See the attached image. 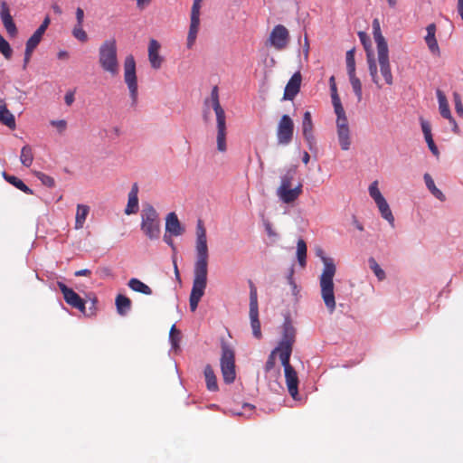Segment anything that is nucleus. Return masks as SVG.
I'll return each instance as SVG.
<instances>
[{"label":"nucleus","instance_id":"56","mask_svg":"<svg viewBox=\"0 0 463 463\" xmlns=\"http://www.w3.org/2000/svg\"><path fill=\"white\" fill-rule=\"evenodd\" d=\"M64 101H65L66 105L71 106L74 101L73 92H67L64 97Z\"/></svg>","mask_w":463,"mask_h":463},{"label":"nucleus","instance_id":"36","mask_svg":"<svg viewBox=\"0 0 463 463\" xmlns=\"http://www.w3.org/2000/svg\"><path fill=\"white\" fill-rule=\"evenodd\" d=\"M20 161L26 167L32 165L33 162V153L32 147L29 145L22 147Z\"/></svg>","mask_w":463,"mask_h":463},{"label":"nucleus","instance_id":"49","mask_svg":"<svg viewBox=\"0 0 463 463\" xmlns=\"http://www.w3.org/2000/svg\"><path fill=\"white\" fill-rule=\"evenodd\" d=\"M203 0H194L191 9V19L200 20V9Z\"/></svg>","mask_w":463,"mask_h":463},{"label":"nucleus","instance_id":"57","mask_svg":"<svg viewBox=\"0 0 463 463\" xmlns=\"http://www.w3.org/2000/svg\"><path fill=\"white\" fill-rule=\"evenodd\" d=\"M74 275L76 277H81V276L89 277L91 275V270L88 269H80V270H77Z\"/></svg>","mask_w":463,"mask_h":463},{"label":"nucleus","instance_id":"61","mask_svg":"<svg viewBox=\"0 0 463 463\" xmlns=\"http://www.w3.org/2000/svg\"><path fill=\"white\" fill-rule=\"evenodd\" d=\"M50 23H51V20H50L49 16H46L40 26H43V29L46 30L48 28Z\"/></svg>","mask_w":463,"mask_h":463},{"label":"nucleus","instance_id":"2","mask_svg":"<svg viewBox=\"0 0 463 463\" xmlns=\"http://www.w3.org/2000/svg\"><path fill=\"white\" fill-rule=\"evenodd\" d=\"M317 255L322 259L324 263V269L319 279L321 297L326 308L330 313H332L335 308L333 279L335 277L336 268L333 259L324 256L322 249L317 250Z\"/></svg>","mask_w":463,"mask_h":463},{"label":"nucleus","instance_id":"14","mask_svg":"<svg viewBox=\"0 0 463 463\" xmlns=\"http://www.w3.org/2000/svg\"><path fill=\"white\" fill-rule=\"evenodd\" d=\"M294 133V122L288 115H283L279 122L277 138L280 145H288L291 142Z\"/></svg>","mask_w":463,"mask_h":463},{"label":"nucleus","instance_id":"12","mask_svg":"<svg viewBox=\"0 0 463 463\" xmlns=\"http://www.w3.org/2000/svg\"><path fill=\"white\" fill-rule=\"evenodd\" d=\"M289 32L282 24L275 25L269 33L268 43L277 51L286 49L289 43Z\"/></svg>","mask_w":463,"mask_h":463},{"label":"nucleus","instance_id":"64","mask_svg":"<svg viewBox=\"0 0 463 463\" xmlns=\"http://www.w3.org/2000/svg\"><path fill=\"white\" fill-rule=\"evenodd\" d=\"M455 104H458V102H462L461 98L458 93L455 92L453 94Z\"/></svg>","mask_w":463,"mask_h":463},{"label":"nucleus","instance_id":"4","mask_svg":"<svg viewBox=\"0 0 463 463\" xmlns=\"http://www.w3.org/2000/svg\"><path fill=\"white\" fill-rule=\"evenodd\" d=\"M296 175V168L290 167L287 172L280 177V184L277 188V195L284 203H294L302 194L303 185L298 183L295 187L293 185V180Z\"/></svg>","mask_w":463,"mask_h":463},{"label":"nucleus","instance_id":"46","mask_svg":"<svg viewBox=\"0 0 463 463\" xmlns=\"http://www.w3.org/2000/svg\"><path fill=\"white\" fill-rule=\"evenodd\" d=\"M0 52L5 59L9 60L12 57V48L9 43L0 34Z\"/></svg>","mask_w":463,"mask_h":463},{"label":"nucleus","instance_id":"41","mask_svg":"<svg viewBox=\"0 0 463 463\" xmlns=\"http://www.w3.org/2000/svg\"><path fill=\"white\" fill-rule=\"evenodd\" d=\"M181 332L173 325L169 332V340L174 349H178L181 342Z\"/></svg>","mask_w":463,"mask_h":463},{"label":"nucleus","instance_id":"25","mask_svg":"<svg viewBox=\"0 0 463 463\" xmlns=\"http://www.w3.org/2000/svg\"><path fill=\"white\" fill-rule=\"evenodd\" d=\"M0 122L11 129L15 128L14 115L7 109L5 100L0 99Z\"/></svg>","mask_w":463,"mask_h":463},{"label":"nucleus","instance_id":"50","mask_svg":"<svg viewBox=\"0 0 463 463\" xmlns=\"http://www.w3.org/2000/svg\"><path fill=\"white\" fill-rule=\"evenodd\" d=\"M42 37L33 34L26 42L25 48L34 51L38 44L41 43Z\"/></svg>","mask_w":463,"mask_h":463},{"label":"nucleus","instance_id":"37","mask_svg":"<svg viewBox=\"0 0 463 463\" xmlns=\"http://www.w3.org/2000/svg\"><path fill=\"white\" fill-rule=\"evenodd\" d=\"M330 90H331V98H332V103L334 106L335 112V114H341L342 112L345 111V109L342 106L340 98L337 93L336 84H331Z\"/></svg>","mask_w":463,"mask_h":463},{"label":"nucleus","instance_id":"53","mask_svg":"<svg viewBox=\"0 0 463 463\" xmlns=\"http://www.w3.org/2000/svg\"><path fill=\"white\" fill-rule=\"evenodd\" d=\"M293 275H294V269H290L289 274L288 276V282L292 288L293 294L296 295L298 293V287H297L296 282L294 281Z\"/></svg>","mask_w":463,"mask_h":463},{"label":"nucleus","instance_id":"31","mask_svg":"<svg viewBox=\"0 0 463 463\" xmlns=\"http://www.w3.org/2000/svg\"><path fill=\"white\" fill-rule=\"evenodd\" d=\"M436 26L434 24H430L427 26V35L425 37L426 43L431 52L439 51V45L435 38Z\"/></svg>","mask_w":463,"mask_h":463},{"label":"nucleus","instance_id":"9","mask_svg":"<svg viewBox=\"0 0 463 463\" xmlns=\"http://www.w3.org/2000/svg\"><path fill=\"white\" fill-rule=\"evenodd\" d=\"M296 340V329L288 319L283 324L282 338L276 347L279 351V358H290L292 347Z\"/></svg>","mask_w":463,"mask_h":463},{"label":"nucleus","instance_id":"48","mask_svg":"<svg viewBox=\"0 0 463 463\" xmlns=\"http://www.w3.org/2000/svg\"><path fill=\"white\" fill-rule=\"evenodd\" d=\"M277 354L279 355V351H277V348H275L274 350L271 351L270 354L269 355L268 360L265 364V371L267 373L271 371L274 368Z\"/></svg>","mask_w":463,"mask_h":463},{"label":"nucleus","instance_id":"11","mask_svg":"<svg viewBox=\"0 0 463 463\" xmlns=\"http://www.w3.org/2000/svg\"><path fill=\"white\" fill-rule=\"evenodd\" d=\"M336 133L338 142L341 146V149L344 151H347L350 149L352 143L348 120L345 111L342 112L341 114H336Z\"/></svg>","mask_w":463,"mask_h":463},{"label":"nucleus","instance_id":"55","mask_svg":"<svg viewBox=\"0 0 463 463\" xmlns=\"http://www.w3.org/2000/svg\"><path fill=\"white\" fill-rule=\"evenodd\" d=\"M33 52V51L25 48L24 58V66H23L24 70L26 69L27 64L29 63V61L31 60Z\"/></svg>","mask_w":463,"mask_h":463},{"label":"nucleus","instance_id":"19","mask_svg":"<svg viewBox=\"0 0 463 463\" xmlns=\"http://www.w3.org/2000/svg\"><path fill=\"white\" fill-rule=\"evenodd\" d=\"M161 49L160 43L155 40L151 39L148 43V60L150 65L153 69L158 70L161 68L162 63L164 61V58L160 55L159 52Z\"/></svg>","mask_w":463,"mask_h":463},{"label":"nucleus","instance_id":"54","mask_svg":"<svg viewBox=\"0 0 463 463\" xmlns=\"http://www.w3.org/2000/svg\"><path fill=\"white\" fill-rule=\"evenodd\" d=\"M358 35H359L360 41H361L362 44L364 45V49L366 51H368V47L370 45V39H369V37L364 32H360L358 33Z\"/></svg>","mask_w":463,"mask_h":463},{"label":"nucleus","instance_id":"7","mask_svg":"<svg viewBox=\"0 0 463 463\" xmlns=\"http://www.w3.org/2000/svg\"><path fill=\"white\" fill-rule=\"evenodd\" d=\"M221 370L223 381L226 383H232L236 377L235 372V354L234 351L226 344L222 345Z\"/></svg>","mask_w":463,"mask_h":463},{"label":"nucleus","instance_id":"60","mask_svg":"<svg viewBox=\"0 0 463 463\" xmlns=\"http://www.w3.org/2000/svg\"><path fill=\"white\" fill-rule=\"evenodd\" d=\"M45 31L46 30L43 29V26H39V28L33 33L43 38V35L44 34Z\"/></svg>","mask_w":463,"mask_h":463},{"label":"nucleus","instance_id":"27","mask_svg":"<svg viewBox=\"0 0 463 463\" xmlns=\"http://www.w3.org/2000/svg\"><path fill=\"white\" fill-rule=\"evenodd\" d=\"M115 304L117 312L120 316H126L131 308L132 302L129 298L119 294L116 297Z\"/></svg>","mask_w":463,"mask_h":463},{"label":"nucleus","instance_id":"28","mask_svg":"<svg viewBox=\"0 0 463 463\" xmlns=\"http://www.w3.org/2000/svg\"><path fill=\"white\" fill-rule=\"evenodd\" d=\"M128 286L130 289L135 292H138L144 295H152L153 291L149 286L139 280L138 279H130L128 282Z\"/></svg>","mask_w":463,"mask_h":463},{"label":"nucleus","instance_id":"10","mask_svg":"<svg viewBox=\"0 0 463 463\" xmlns=\"http://www.w3.org/2000/svg\"><path fill=\"white\" fill-rule=\"evenodd\" d=\"M249 317L250 320V326L252 334L257 339L262 337L260 322L259 319V305H258V293L255 285L250 281V311Z\"/></svg>","mask_w":463,"mask_h":463},{"label":"nucleus","instance_id":"1","mask_svg":"<svg viewBox=\"0 0 463 463\" xmlns=\"http://www.w3.org/2000/svg\"><path fill=\"white\" fill-rule=\"evenodd\" d=\"M196 260L194 269V281L189 298V305L192 312H194L204 294L207 285L208 273V246L206 230L201 220L196 226Z\"/></svg>","mask_w":463,"mask_h":463},{"label":"nucleus","instance_id":"45","mask_svg":"<svg viewBox=\"0 0 463 463\" xmlns=\"http://www.w3.org/2000/svg\"><path fill=\"white\" fill-rule=\"evenodd\" d=\"M369 194L373 199L375 203H378L382 200H384L385 198L381 194L379 188H378V182L374 181L369 186Z\"/></svg>","mask_w":463,"mask_h":463},{"label":"nucleus","instance_id":"34","mask_svg":"<svg viewBox=\"0 0 463 463\" xmlns=\"http://www.w3.org/2000/svg\"><path fill=\"white\" fill-rule=\"evenodd\" d=\"M204 377L206 381L207 389L211 392L218 390L217 380L213 369L210 364L204 367Z\"/></svg>","mask_w":463,"mask_h":463},{"label":"nucleus","instance_id":"6","mask_svg":"<svg viewBox=\"0 0 463 463\" xmlns=\"http://www.w3.org/2000/svg\"><path fill=\"white\" fill-rule=\"evenodd\" d=\"M140 227L148 239L154 241L159 238L161 232L159 215L150 204L145 206L142 211Z\"/></svg>","mask_w":463,"mask_h":463},{"label":"nucleus","instance_id":"63","mask_svg":"<svg viewBox=\"0 0 463 463\" xmlns=\"http://www.w3.org/2000/svg\"><path fill=\"white\" fill-rule=\"evenodd\" d=\"M309 159H310L309 154L307 152H304L303 157H302L303 163L307 165L309 162Z\"/></svg>","mask_w":463,"mask_h":463},{"label":"nucleus","instance_id":"16","mask_svg":"<svg viewBox=\"0 0 463 463\" xmlns=\"http://www.w3.org/2000/svg\"><path fill=\"white\" fill-rule=\"evenodd\" d=\"M378 62L380 66V71L383 75L384 81L388 85H392L393 77L391 71V65L389 61V50L377 51Z\"/></svg>","mask_w":463,"mask_h":463},{"label":"nucleus","instance_id":"33","mask_svg":"<svg viewBox=\"0 0 463 463\" xmlns=\"http://www.w3.org/2000/svg\"><path fill=\"white\" fill-rule=\"evenodd\" d=\"M375 203L379 209L382 217L385 219L392 227H394V217L392 215V213L390 209L387 201L384 199Z\"/></svg>","mask_w":463,"mask_h":463},{"label":"nucleus","instance_id":"59","mask_svg":"<svg viewBox=\"0 0 463 463\" xmlns=\"http://www.w3.org/2000/svg\"><path fill=\"white\" fill-rule=\"evenodd\" d=\"M458 12L463 20V0L458 1Z\"/></svg>","mask_w":463,"mask_h":463},{"label":"nucleus","instance_id":"30","mask_svg":"<svg viewBox=\"0 0 463 463\" xmlns=\"http://www.w3.org/2000/svg\"><path fill=\"white\" fill-rule=\"evenodd\" d=\"M4 178L11 184H13L17 189L21 190L26 194H33V190L28 187L21 179L14 175H10L6 174L5 172H3Z\"/></svg>","mask_w":463,"mask_h":463},{"label":"nucleus","instance_id":"21","mask_svg":"<svg viewBox=\"0 0 463 463\" xmlns=\"http://www.w3.org/2000/svg\"><path fill=\"white\" fill-rule=\"evenodd\" d=\"M165 231L173 236H180L184 232L175 213H170L165 219Z\"/></svg>","mask_w":463,"mask_h":463},{"label":"nucleus","instance_id":"13","mask_svg":"<svg viewBox=\"0 0 463 463\" xmlns=\"http://www.w3.org/2000/svg\"><path fill=\"white\" fill-rule=\"evenodd\" d=\"M283 367L286 378L288 391L293 399L298 394V377L297 372L290 364V358H279Z\"/></svg>","mask_w":463,"mask_h":463},{"label":"nucleus","instance_id":"20","mask_svg":"<svg viewBox=\"0 0 463 463\" xmlns=\"http://www.w3.org/2000/svg\"><path fill=\"white\" fill-rule=\"evenodd\" d=\"M301 74L299 71L295 72L287 83L284 90L283 99L293 100L299 92L301 85Z\"/></svg>","mask_w":463,"mask_h":463},{"label":"nucleus","instance_id":"62","mask_svg":"<svg viewBox=\"0 0 463 463\" xmlns=\"http://www.w3.org/2000/svg\"><path fill=\"white\" fill-rule=\"evenodd\" d=\"M100 272L105 275V276H110L111 275V270L109 268H101L100 269Z\"/></svg>","mask_w":463,"mask_h":463},{"label":"nucleus","instance_id":"23","mask_svg":"<svg viewBox=\"0 0 463 463\" xmlns=\"http://www.w3.org/2000/svg\"><path fill=\"white\" fill-rule=\"evenodd\" d=\"M436 94H437V98H438V101H439V109L440 115L443 118L449 119V122H454V118L451 115L449 102H448V99H447L445 94L440 90H437Z\"/></svg>","mask_w":463,"mask_h":463},{"label":"nucleus","instance_id":"58","mask_svg":"<svg viewBox=\"0 0 463 463\" xmlns=\"http://www.w3.org/2000/svg\"><path fill=\"white\" fill-rule=\"evenodd\" d=\"M455 109H456V112L459 115V116H463V104L462 102H458V104H455Z\"/></svg>","mask_w":463,"mask_h":463},{"label":"nucleus","instance_id":"47","mask_svg":"<svg viewBox=\"0 0 463 463\" xmlns=\"http://www.w3.org/2000/svg\"><path fill=\"white\" fill-rule=\"evenodd\" d=\"M72 35L81 43L88 41V34L83 29V25H75L72 29Z\"/></svg>","mask_w":463,"mask_h":463},{"label":"nucleus","instance_id":"44","mask_svg":"<svg viewBox=\"0 0 463 463\" xmlns=\"http://www.w3.org/2000/svg\"><path fill=\"white\" fill-rule=\"evenodd\" d=\"M34 175L41 181L43 185L49 188L55 186V181L52 176L39 171L34 172Z\"/></svg>","mask_w":463,"mask_h":463},{"label":"nucleus","instance_id":"24","mask_svg":"<svg viewBox=\"0 0 463 463\" xmlns=\"http://www.w3.org/2000/svg\"><path fill=\"white\" fill-rule=\"evenodd\" d=\"M372 25H373V33L374 42L376 43L377 51L388 49L387 43H386L385 38L383 37L382 31H381L379 20L374 19L373 21Z\"/></svg>","mask_w":463,"mask_h":463},{"label":"nucleus","instance_id":"3","mask_svg":"<svg viewBox=\"0 0 463 463\" xmlns=\"http://www.w3.org/2000/svg\"><path fill=\"white\" fill-rule=\"evenodd\" d=\"M99 64L110 76L115 77L119 72L117 42L114 38L105 40L99 47Z\"/></svg>","mask_w":463,"mask_h":463},{"label":"nucleus","instance_id":"8","mask_svg":"<svg viewBox=\"0 0 463 463\" xmlns=\"http://www.w3.org/2000/svg\"><path fill=\"white\" fill-rule=\"evenodd\" d=\"M124 80L129 90L133 104L137 100V78L136 61L133 55H128L124 61Z\"/></svg>","mask_w":463,"mask_h":463},{"label":"nucleus","instance_id":"52","mask_svg":"<svg viewBox=\"0 0 463 463\" xmlns=\"http://www.w3.org/2000/svg\"><path fill=\"white\" fill-rule=\"evenodd\" d=\"M76 24L75 25H83L84 23V11L81 7H77L76 12Z\"/></svg>","mask_w":463,"mask_h":463},{"label":"nucleus","instance_id":"22","mask_svg":"<svg viewBox=\"0 0 463 463\" xmlns=\"http://www.w3.org/2000/svg\"><path fill=\"white\" fill-rule=\"evenodd\" d=\"M138 186L137 184H134L131 187V190L128 194V204L125 209V213L128 215L136 213L138 211Z\"/></svg>","mask_w":463,"mask_h":463},{"label":"nucleus","instance_id":"15","mask_svg":"<svg viewBox=\"0 0 463 463\" xmlns=\"http://www.w3.org/2000/svg\"><path fill=\"white\" fill-rule=\"evenodd\" d=\"M58 288L63 295V298L68 305L85 313L84 300L71 288H68L63 282H57Z\"/></svg>","mask_w":463,"mask_h":463},{"label":"nucleus","instance_id":"43","mask_svg":"<svg viewBox=\"0 0 463 463\" xmlns=\"http://www.w3.org/2000/svg\"><path fill=\"white\" fill-rule=\"evenodd\" d=\"M347 74L355 72L354 49L346 52L345 55Z\"/></svg>","mask_w":463,"mask_h":463},{"label":"nucleus","instance_id":"5","mask_svg":"<svg viewBox=\"0 0 463 463\" xmlns=\"http://www.w3.org/2000/svg\"><path fill=\"white\" fill-rule=\"evenodd\" d=\"M211 102L213 109L216 115L217 123V149L220 152H225L227 150L226 146V116L225 111L222 108L219 100L218 87L214 86L211 92Z\"/></svg>","mask_w":463,"mask_h":463},{"label":"nucleus","instance_id":"38","mask_svg":"<svg viewBox=\"0 0 463 463\" xmlns=\"http://www.w3.org/2000/svg\"><path fill=\"white\" fill-rule=\"evenodd\" d=\"M297 257L299 265L304 268L307 263V244L302 239H299L297 243Z\"/></svg>","mask_w":463,"mask_h":463},{"label":"nucleus","instance_id":"42","mask_svg":"<svg viewBox=\"0 0 463 463\" xmlns=\"http://www.w3.org/2000/svg\"><path fill=\"white\" fill-rule=\"evenodd\" d=\"M369 267L373 271L374 275L378 278L379 280H383L385 279V272L379 266L374 258L371 257L368 260Z\"/></svg>","mask_w":463,"mask_h":463},{"label":"nucleus","instance_id":"29","mask_svg":"<svg viewBox=\"0 0 463 463\" xmlns=\"http://www.w3.org/2000/svg\"><path fill=\"white\" fill-rule=\"evenodd\" d=\"M90 213V207L86 204H78L75 216V229H81Z\"/></svg>","mask_w":463,"mask_h":463},{"label":"nucleus","instance_id":"35","mask_svg":"<svg viewBox=\"0 0 463 463\" xmlns=\"http://www.w3.org/2000/svg\"><path fill=\"white\" fill-rule=\"evenodd\" d=\"M424 178V181H425V184H426V186L427 188L430 191V193L436 197L438 198L439 200L440 201H444L445 200V195L443 194V193L438 189L435 185V183L432 179V177L430 176V174L426 173L423 176Z\"/></svg>","mask_w":463,"mask_h":463},{"label":"nucleus","instance_id":"32","mask_svg":"<svg viewBox=\"0 0 463 463\" xmlns=\"http://www.w3.org/2000/svg\"><path fill=\"white\" fill-rule=\"evenodd\" d=\"M200 20L191 19L189 31L187 34L186 46L188 49H192L195 43L197 33L199 31Z\"/></svg>","mask_w":463,"mask_h":463},{"label":"nucleus","instance_id":"18","mask_svg":"<svg viewBox=\"0 0 463 463\" xmlns=\"http://www.w3.org/2000/svg\"><path fill=\"white\" fill-rule=\"evenodd\" d=\"M0 18L2 20L3 25L5 28L7 33L11 37L16 36L17 27L13 20L9 6L6 2L1 3Z\"/></svg>","mask_w":463,"mask_h":463},{"label":"nucleus","instance_id":"26","mask_svg":"<svg viewBox=\"0 0 463 463\" xmlns=\"http://www.w3.org/2000/svg\"><path fill=\"white\" fill-rule=\"evenodd\" d=\"M421 128H422V132L424 134V137H425V140L428 144L430 150L431 151V153L434 156H438L439 155V149H438L437 146L435 145L434 140L432 138L430 124L427 121L422 120L421 121Z\"/></svg>","mask_w":463,"mask_h":463},{"label":"nucleus","instance_id":"51","mask_svg":"<svg viewBox=\"0 0 463 463\" xmlns=\"http://www.w3.org/2000/svg\"><path fill=\"white\" fill-rule=\"evenodd\" d=\"M51 125L52 127H55L60 133H62L63 131H65V129L67 128V122L64 119L52 120Z\"/></svg>","mask_w":463,"mask_h":463},{"label":"nucleus","instance_id":"39","mask_svg":"<svg viewBox=\"0 0 463 463\" xmlns=\"http://www.w3.org/2000/svg\"><path fill=\"white\" fill-rule=\"evenodd\" d=\"M367 60H368L369 72L372 77V80L373 81L374 84L377 85L378 88H382V85L379 83V77L377 74V65H376L374 58L372 56L371 53H367Z\"/></svg>","mask_w":463,"mask_h":463},{"label":"nucleus","instance_id":"40","mask_svg":"<svg viewBox=\"0 0 463 463\" xmlns=\"http://www.w3.org/2000/svg\"><path fill=\"white\" fill-rule=\"evenodd\" d=\"M348 76L353 90L357 97L358 101H360L362 99V83L356 77L355 72L348 73Z\"/></svg>","mask_w":463,"mask_h":463},{"label":"nucleus","instance_id":"17","mask_svg":"<svg viewBox=\"0 0 463 463\" xmlns=\"http://www.w3.org/2000/svg\"><path fill=\"white\" fill-rule=\"evenodd\" d=\"M313 128L314 126L311 118V113L309 111H306L302 120V133L310 150H313L317 145L316 137L313 133Z\"/></svg>","mask_w":463,"mask_h":463}]
</instances>
